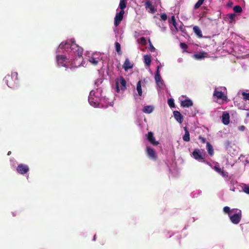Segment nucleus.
Listing matches in <instances>:
<instances>
[{
  "instance_id": "obj_1",
  "label": "nucleus",
  "mask_w": 249,
  "mask_h": 249,
  "mask_svg": "<svg viewBox=\"0 0 249 249\" xmlns=\"http://www.w3.org/2000/svg\"><path fill=\"white\" fill-rule=\"evenodd\" d=\"M56 53H65L56 55V61L59 66L70 69L81 65L84 66L82 57L83 49L75 43L72 39L62 42L59 45Z\"/></svg>"
},
{
  "instance_id": "obj_2",
  "label": "nucleus",
  "mask_w": 249,
  "mask_h": 249,
  "mask_svg": "<svg viewBox=\"0 0 249 249\" xmlns=\"http://www.w3.org/2000/svg\"><path fill=\"white\" fill-rule=\"evenodd\" d=\"M225 213H228L231 221L234 224H238L241 219V211L238 209H231L230 207L226 206L223 208Z\"/></svg>"
},
{
  "instance_id": "obj_3",
  "label": "nucleus",
  "mask_w": 249,
  "mask_h": 249,
  "mask_svg": "<svg viewBox=\"0 0 249 249\" xmlns=\"http://www.w3.org/2000/svg\"><path fill=\"white\" fill-rule=\"evenodd\" d=\"M101 92L102 90L100 89H97L96 90L90 91L89 96V102L91 106L94 107H100L99 103Z\"/></svg>"
},
{
  "instance_id": "obj_4",
  "label": "nucleus",
  "mask_w": 249,
  "mask_h": 249,
  "mask_svg": "<svg viewBox=\"0 0 249 249\" xmlns=\"http://www.w3.org/2000/svg\"><path fill=\"white\" fill-rule=\"evenodd\" d=\"M86 59L91 64L96 66L102 60V54L100 52L89 53L86 54Z\"/></svg>"
},
{
  "instance_id": "obj_5",
  "label": "nucleus",
  "mask_w": 249,
  "mask_h": 249,
  "mask_svg": "<svg viewBox=\"0 0 249 249\" xmlns=\"http://www.w3.org/2000/svg\"><path fill=\"white\" fill-rule=\"evenodd\" d=\"M226 89L225 87H219L215 89L213 96L217 100H221L223 102H227Z\"/></svg>"
},
{
  "instance_id": "obj_6",
  "label": "nucleus",
  "mask_w": 249,
  "mask_h": 249,
  "mask_svg": "<svg viewBox=\"0 0 249 249\" xmlns=\"http://www.w3.org/2000/svg\"><path fill=\"white\" fill-rule=\"evenodd\" d=\"M159 5H160V0H147L145 3L146 9L151 13H154Z\"/></svg>"
},
{
  "instance_id": "obj_7",
  "label": "nucleus",
  "mask_w": 249,
  "mask_h": 249,
  "mask_svg": "<svg viewBox=\"0 0 249 249\" xmlns=\"http://www.w3.org/2000/svg\"><path fill=\"white\" fill-rule=\"evenodd\" d=\"M4 80L9 88H15L17 85L18 73L14 72L11 75H7Z\"/></svg>"
},
{
  "instance_id": "obj_8",
  "label": "nucleus",
  "mask_w": 249,
  "mask_h": 249,
  "mask_svg": "<svg viewBox=\"0 0 249 249\" xmlns=\"http://www.w3.org/2000/svg\"><path fill=\"white\" fill-rule=\"evenodd\" d=\"M193 158L198 161L206 162L205 158L206 157L205 152L202 149H196L192 153Z\"/></svg>"
},
{
  "instance_id": "obj_9",
  "label": "nucleus",
  "mask_w": 249,
  "mask_h": 249,
  "mask_svg": "<svg viewBox=\"0 0 249 249\" xmlns=\"http://www.w3.org/2000/svg\"><path fill=\"white\" fill-rule=\"evenodd\" d=\"M226 148L228 153L231 156H233L238 153V147L230 142H226Z\"/></svg>"
},
{
  "instance_id": "obj_10",
  "label": "nucleus",
  "mask_w": 249,
  "mask_h": 249,
  "mask_svg": "<svg viewBox=\"0 0 249 249\" xmlns=\"http://www.w3.org/2000/svg\"><path fill=\"white\" fill-rule=\"evenodd\" d=\"M116 91L119 92L120 90H124L126 87V81L124 79L120 77L116 79Z\"/></svg>"
},
{
  "instance_id": "obj_11",
  "label": "nucleus",
  "mask_w": 249,
  "mask_h": 249,
  "mask_svg": "<svg viewBox=\"0 0 249 249\" xmlns=\"http://www.w3.org/2000/svg\"><path fill=\"white\" fill-rule=\"evenodd\" d=\"M155 80L158 89L161 90L165 89V85L161 76H159L158 74L155 75Z\"/></svg>"
},
{
  "instance_id": "obj_12",
  "label": "nucleus",
  "mask_w": 249,
  "mask_h": 249,
  "mask_svg": "<svg viewBox=\"0 0 249 249\" xmlns=\"http://www.w3.org/2000/svg\"><path fill=\"white\" fill-rule=\"evenodd\" d=\"M147 83V80L146 79L144 78L138 81L136 86V90L138 92V95L139 96H142V88L145 87V85Z\"/></svg>"
},
{
  "instance_id": "obj_13",
  "label": "nucleus",
  "mask_w": 249,
  "mask_h": 249,
  "mask_svg": "<svg viewBox=\"0 0 249 249\" xmlns=\"http://www.w3.org/2000/svg\"><path fill=\"white\" fill-rule=\"evenodd\" d=\"M242 94L243 97L244 104L241 108L244 110H249V92H243Z\"/></svg>"
},
{
  "instance_id": "obj_14",
  "label": "nucleus",
  "mask_w": 249,
  "mask_h": 249,
  "mask_svg": "<svg viewBox=\"0 0 249 249\" xmlns=\"http://www.w3.org/2000/svg\"><path fill=\"white\" fill-rule=\"evenodd\" d=\"M124 14V9H121L119 13H116L114 18V25L116 27L120 24L121 21L122 20Z\"/></svg>"
},
{
  "instance_id": "obj_15",
  "label": "nucleus",
  "mask_w": 249,
  "mask_h": 249,
  "mask_svg": "<svg viewBox=\"0 0 249 249\" xmlns=\"http://www.w3.org/2000/svg\"><path fill=\"white\" fill-rule=\"evenodd\" d=\"M146 153L149 158L152 160H155L157 158V155L154 149L149 146L146 147Z\"/></svg>"
},
{
  "instance_id": "obj_16",
  "label": "nucleus",
  "mask_w": 249,
  "mask_h": 249,
  "mask_svg": "<svg viewBox=\"0 0 249 249\" xmlns=\"http://www.w3.org/2000/svg\"><path fill=\"white\" fill-rule=\"evenodd\" d=\"M17 170L19 174H24L29 171V168L26 165L20 164L18 165Z\"/></svg>"
},
{
  "instance_id": "obj_17",
  "label": "nucleus",
  "mask_w": 249,
  "mask_h": 249,
  "mask_svg": "<svg viewBox=\"0 0 249 249\" xmlns=\"http://www.w3.org/2000/svg\"><path fill=\"white\" fill-rule=\"evenodd\" d=\"M147 138L148 141L153 145H157L159 144V142L155 140V137H154L153 133L151 132L148 133L147 135Z\"/></svg>"
},
{
  "instance_id": "obj_18",
  "label": "nucleus",
  "mask_w": 249,
  "mask_h": 249,
  "mask_svg": "<svg viewBox=\"0 0 249 249\" xmlns=\"http://www.w3.org/2000/svg\"><path fill=\"white\" fill-rule=\"evenodd\" d=\"M99 104L100 107H107L108 106H112L111 103H110L109 104L108 103L107 99L105 97H101V96L100 97Z\"/></svg>"
},
{
  "instance_id": "obj_19",
  "label": "nucleus",
  "mask_w": 249,
  "mask_h": 249,
  "mask_svg": "<svg viewBox=\"0 0 249 249\" xmlns=\"http://www.w3.org/2000/svg\"><path fill=\"white\" fill-rule=\"evenodd\" d=\"M134 64L131 63L128 58H126L125 61L123 65V68L125 71H127L129 69L133 68Z\"/></svg>"
},
{
  "instance_id": "obj_20",
  "label": "nucleus",
  "mask_w": 249,
  "mask_h": 249,
  "mask_svg": "<svg viewBox=\"0 0 249 249\" xmlns=\"http://www.w3.org/2000/svg\"><path fill=\"white\" fill-rule=\"evenodd\" d=\"M193 105V101L189 99L186 98L184 100L181 101L180 105L183 107H189Z\"/></svg>"
},
{
  "instance_id": "obj_21",
  "label": "nucleus",
  "mask_w": 249,
  "mask_h": 249,
  "mask_svg": "<svg viewBox=\"0 0 249 249\" xmlns=\"http://www.w3.org/2000/svg\"><path fill=\"white\" fill-rule=\"evenodd\" d=\"M222 122L225 125H228L230 123V115L226 111H224L223 113Z\"/></svg>"
},
{
  "instance_id": "obj_22",
  "label": "nucleus",
  "mask_w": 249,
  "mask_h": 249,
  "mask_svg": "<svg viewBox=\"0 0 249 249\" xmlns=\"http://www.w3.org/2000/svg\"><path fill=\"white\" fill-rule=\"evenodd\" d=\"M208 54L207 53L202 52L196 53L194 55V58L196 59H202L204 58L208 57Z\"/></svg>"
},
{
  "instance_id": "obj_23",
  "label": "nucleus",
  "mask_w": 249,
  "mask_h": 249,
  "mask_svg": "<svg viewBox=\"0 0 249 249\" xmlns=\"http://www.w3.org/2000/svg\"><path fill=\"white\" fill-rule=\"evenodd\" d=\"M154 109V107L152 105L145 106L142 109V112L146 114H150L153 111Z\"/></svg>"
},
{
  "instance_id": "obj_24",
  "label": "nucleus",
  "mask_w": 249,
  "mask_h": 249,
  "mask_svg": "<svg viewBox=\"0 0 249 249\" xmlns=\"http://www.w3.org/2000/svg\"><path fill=\"white\" fill-rule=\"evenodd\" d=\"M174 115L175 117V118L176 119V120L181 123L183 121V118L180 114V113L178 111H175L174 112Z\"/></svg>"
},
{
  "instance_id": "obj_25",
  "label": "nucleus",
  "mask_w": 249,
  "mask_h": 249,
  "mask_svg": "<svg viewBox=\"0 0 249 249\" xmlns=\"http://www.w3.org/2000/svg\"><path fill=\"white\" fill-rule=\"evenodd\" d=\"M144 62L145 64L148 66H149L151 65V57L149 55H144L143 56Z\"/></svg>"
},
{
  "instance_id": "obj_26",
  "label": "nucleus",
  "mask_w": 249,
  "mask_h": 249,
  "mask_svg": "<svg viewBox=\"0 0 249 249\" xmlns=\"http://www.w3.org/2000/svg\"><path fill=\"white\" fill-rule=\"evenodd\" d=\"M206 149L208 151L209 154L211 156H212L213 155V147L209 142H207Z\"/></svg>"
},
{
  "instance_id": "obj_27",
  "label": "nucleus",
  "mask_w": 249,
  "mask_h": 249,
  "mask_svg": "<svg viewBox=\"0 0 249 249\" xmlns=\"http://www.w3.org/2000/svg\"><path fill=\"white\" fill-rule=\"evenodd\" d=\"M169 22L170 24H172L176 31H178V28L177 27V23L175 20V18L174 16H172L171 18L169 19Z\"/></svg>"
},
{
  "instance_id": "obj_28",
  "label": "nucleus",
  "mask_w": 249,
  "mask_h": 249,
  "mask_svg": "<svg viewBox=\"0 0 249 249\" xmlns=\"http://www.w3.org/2000/svg\"><path fill=\"white\" fill-rule=\"evenodd\" d=\"M184 129L185 130V134L183 136V140L185 142H189L190 141L189 132L186 127H185Z\"/></svg>"
},
{
  "instance_id": "obj_29",
  "label": "nucleus",
  "mask_w": 249,
  "mask_h": 249,
  "mask_svg": "<svg viewBox=\"0 0 249 249\" xmlns=\"http://www.w3.org/2000/svg\"><path fill=\"white\" fill-rule=\"evenodd\" d=\"M236 15L234 14H231L229 15H228L226 18L227 20L231 23H232L234 22L235 21V18Z\"/></svg>"
},
{
  "instance_id": "obj_30",
  "label": "nucleus",
  "mask_w": 249,
  "mask_h": 249,
  "mask_svg": "<svg viewBox=\"0 0 249 249\" xmlns=\"http://www.w3.org/2000/svg\"><path fill=\"white\" fill-rule=\"evenodd\" d=\"M193 31L198 37H201L202 36V32L198 26H194L193 27Z\"/></svg>"
},
{
  "instance_id": "obj_31",
  "label": "nucleus",
  "mask_w": 249,
  "mask_h": 249,
  "mask_svg": "<svg viewBox=\"0 0 249 249\" xmlns=\"http://www.w3.org/2000/svg\"><path fill=\"white\" fill-rule=\"evenodd\" d=\"M126 0H120L119 7L123 10L124 9L126 6Z\"/></svg>"
},
{
  "instance_id": "obj_32",
  "label": "nucleus",
  "mask_w": 249,
  "mask_h": 249,
  "mask_svg": "<svg viewBox=\"0 0 249 249\" xmlns=\"http://www.w3.org/2000/svg\"><path fill=\"white\" fill-rule=\"evenodd\" d=\"M115 49L116 52L119 53L120 54L121 53V45L119 43L116 42L115 43Z\"/></svg>"
},
{
  "instance_id": "obj_33",
  "label": "nucleus",
  "mask_w": 249,
  "mask_h": 249,
  "mask_svg": "<svg viewBox=\"0 0 249 249\" xmlns=\"http://www.w3.org/2000/svg\"><path fill=\"white\" fill-rule=\"evenodd\" d=\"M204 0H198L194 6L195 9L198 8L203 3Z\"/></svg>"
},
{
  "instance_id": "obj_34",
  "label": "nucleus",
  "mask_w": 249,
  "mask_h": 249,
  "mask_svg": "<svg viewBox=\"0 0 249 249\" xmlns=\"http://www.w3.org/2000/svg\"><path fill=\"white\" fill-rule=\"evenodd\" d=\"M242 190L246 194H249V186L244 184L242 187Z\"/></svg>"
},
{
  "instance_id": "obj_35",
  "label": "nucleus",
  "mask_w": 249,
  "mask_h": 249,
  "mask_svg": "<svg viewBox=\"0 0 249 249\" xmlns=\"http://www.w3.org/2000/svg\"><path fill=\"white\" fill-rule=\"evenodd\" d=\"M168 104L171 107H175L174 105V100L172 98L169 99L168 100Z\"/></svg>"
},
{
  "instance_id": "obj_36",
  "label": "nucleus",
  "mask_w": 249,
  "mask_h": 249,
  "mask_svg": "<svg viewBox=\"0 0 249 249\" xmlns=\"http://www.w3.org/2000/svg\"><path fill=\"white\" fill-rule=\"evenodd\" d=\"M233 10L236 13H240L242 12V8L240 6L236 5L234 7Z\"/></svg>"
},
{
  "instance_id": "obj_37",
  "label": "nucleus",
  "mask_w": 249,
  "mask_h": 249,
  "mask_svg": "<svg viewBox=\"0 0 249 249\" xmlns=\"http://www.w3.org/2000/svg\"><path fill=\"white\" fill-rule=\"evenodd\" d=\"M149 51L151 52H154L155 51L156 49L154 48V47L151 44L150 39H149Z\"/></svg>"
},
{
  "instance_id": "obj_38",
  "label": "nucleus",
  "mask_w": 249,
  "mask_h": 249,
  "mask_svg": "<svg viewBox=\"0 0 249 249\" xmlns=\"http://www.w3.org/2000/svg\"><path fill=\"white\" fill-rule=\"evenodd\" d=\"M222 177L227 178L228 176V172L224 171L223 169L221 171V173H219Z\"/></svg>"
},
{
  "instance_id": "obj_39",
  "label": "nucleus",
  "mask_w": 249,
  "mask_h": 249,
  "mask_svg": "<svg viewBox=\"0 0 249 249\" xmlns=\"http://www.w3.org/2000/svg\"><path fill=\"white\" fill-rule=\"evenodd\" d=\"M140 43L142 45L146 44V40L145 37H142L140 39Z\"/></svg>"
},
{
  "instance_id": "obj_40",
  "label": "nucleus",
  "mask_w": 249,
  "mask_h": 249,
  "mask_svg": "<svg viewBox=\"0 0 249 249\" xmlns=\"http://www.w3.org/2000/svg\"><path fill=\"white\" fill-rule=\"evenodd\" d=\"M200 192H201L199 190H197L196 192H194L192 194V196L194 197H196L198 195L200 194Z\"/></svg>"
},
{
  "instance_id": "obj_41",
  "label": "nucleus",
  "mask_w": 249,
  "mask_h": 249,
  "mask_svg": "<svg viewBox=\"0 0 249 249\" xmlns=\"http://www.w3.org/2000/svg\"><path fill=\"white\" fill-rule=\"evenodd\" d=\"M214 169L219 174L221 173V171L222 170L218 165H216L214 166Z\"/></svg>"
},
{
  "instance_id": "obj_42",
  "label": "nucleus",
  "mask_w": 249,
  "mask_h": 249,
  "mask_svg": "<svg viewBox=\"0 0 249 249\" xmlns=\"http://www.w3.org/2000/svg\"><path fill=\"white\" fill-rule=\"evenodd\" d=\"M160 18L163 20H166L167 18V16L166 14L163 13L160 15Z\"/></svg>"
},
{
  "instance_id": "obj_43",
  "label": "nucleus",
  "mask_w": 249,
  "mask_h": 249,
  "mask_svg": "<svg viewBox=\"0 0 249 249\" xmlns=\"http://www.w3.org/2000/svg\"><path fill=\"white\" fill-rule=\"evenodd\" d=\"M180 46L183 49H186L187 48V45L184 43H181L180 44Z\"/></svg>"
},
{
  "instance_id": "obj_44",
  "label": "nucleus",
  "mask_w": 249,
  "mask_h": 249,
  "mask_svg": "<svg viewBox=\"0 0 249 249\" xmlns=\"http://www.w3.org/2000/svg\"><path fill=\"white\" fill-rule=\"evenodd\" d=\"M160 66H158L157 68V71L155 73V75H157L158 74L159 76H160Z\"/></svg>"
},
{
  "instance_id": "obj_45",
  "label": "nucleus",
  "mask_w": 249,
  "mask_h": 249,
  "mask_svg": "<svg viewBox=\"0 0 249 249\" xmlns=\"http://www.w3.org/2000/svg\"><path fill=\"white\" fill-rule=\"evenodd\" d=\"M230 184L231 185H233L235 183H236V181H234L232 178H230Z\"/></svg>"
},
{
  "instance_id": "obj_46",
  "label": "nucleus",
  "mask_w": 249,
  "mask_h": 249,
  "mask_svg": "<svg viewBox=\"0 0 249 249\" xmlns=\"http://www.w3.org/2000/svg\"><path fill=\"white\" fill-rule=\"evenodd\" d=\"M238 129L240 131H244L245 129V127L243 125H242V126H240L239 127H238Z\"/></svg>"
},
{
  "instance_id": "obj_47",
  "label": "nucleus",
  "mask_w": 249,
  "mask_h": 249,
  "mask_svg": "<svg viewBox=\"0 0 249 249\" xmlns=\"http://www.w3.org/2000/svg\"><path fill=\"white\" fill-rule=\"evenodd\" d=\"M235 188L233 187V185H231V186H230V190H231V191H233V192H234V191H235Z\"/></svg>"
},
{
  "instance_id": "obj_48",
  "label": "nucleus",
  "mask_w": 249,
  "mask_h": 249,
  "mask_svg": "<svg viewBox=\"0 0 249 249\" xmlns=\"http://www.w3.org/2000/svg\"><path fill=\"white\" fill-rule=\"evenodd\" d=\"M183 61V59L182 58H179L178 59V63H181Z\"/></svg>"
},
{
  "instance_id": "obj_49",
  "label": "nucleus",
  "mask_w": 249,
  "mask_h": 249,
  "mask_svg": "<svg viewBox=\"0 0 249 249\" xmlns=\"http://www.w3.org/2000/svg\"><path fill=\"white\" fill-rule=\"evenodd\" d=\"M165 28H164V27H163V28H161V31H163H163H165Z\"/></svg>"
},
{
  "instance_id": "obj_50",
  "label": "nucleus",
  "mask_w": 249,
  "mask_h": 249,
  "mask_svg": "<svg viewBox=\"0 0 249 249\" xmlns=\"http://www.w3.org/2000/svg\"><path fill=\"white\" fill-rule=\"evenodd\" d=\"M96 240V235H95L93 237V240L95 241Z\"/></svg>"
},
{
  "instance_id": "obj_51",
  "label": "nucleus",
  "mask_w": 249,
  "mask_h": 249,
  "mask_svg": "<svg viewBox=\"0 0 249 249\" xmlns=\"http://www.w3.org/2000/svg\"><path fill=\"white\" fill-rule=\"evenodd\" d=\"M10 154H11V152H9L8 153V155H10Z\"/></svg>"
}]
</instances>
